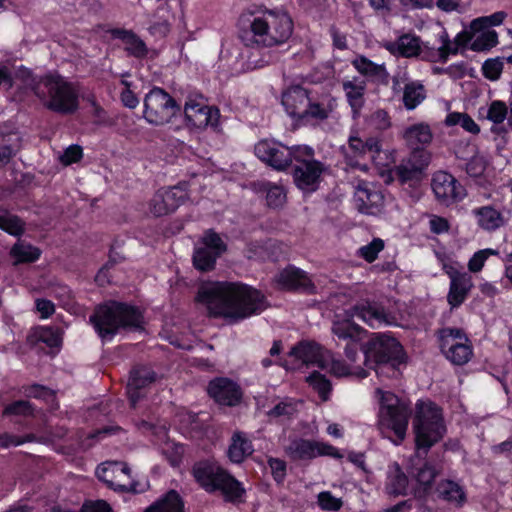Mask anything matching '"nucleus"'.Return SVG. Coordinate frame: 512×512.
Returning a JSON list of instances; mask_svg holds the SVG:
<instances>
[{
    "instance_id": "28",
    "label": "nucleus",
    "mask_w": 512,
    "mask_h": 512,
    "mask_svg": "<svg viewBox=\"0 0 512 512\" xmlns=\"http://www.w3.org/2000/svg\"><path fill=\"white\" fill-rule=\"evenodd\" d=\"M472 215L478 227L487 232L496 231L507 224V218L492 205L474 208Z\"/></svg>"
},
{
    "instance_id": "37",
    "label": "nucleus",
    "mask_w": 512,
    "mask_h": 512,
    "mask_svg": "<svg viewBox=\"0 0 512 512\" xmlns=\"http://www.w3.org/2000/svg\"><path fill=\"white\" fill-rule=\"evenodd\" d=\"M184 501L180 494L175 490H170L144 512H183Z\"/></svg>"
},
{
    "instance_id": "62",
    "label": "nucleus",
    "mask_w": 512,
    "mask_h": 512,
    "mask_svg": "<svg viewBox=\"0 0 512 512\" xmlns=\"http://www.w3.org/2000/svg\"><path fill=\"white\" fill-rule=\"evenodd\" d=\"M82 155L83 152L80 146L71 145L59 156V160L64 165H70L78 162L82 158Z\"/></svg>"
},
{
    "instance_id": "8",
    "label": "nucleus",
    "mask_w": 512,
    "mask_h": 512,
    "mask_svg": "<svg viewBox=\"0 0 512 512\" xmlns=\"http://www.w3.org/2000/svg\"><path fill=\"white\" fill-rule=\"evenodd\" d=\"M193 475L206 491L220 490L230 499L238 498L243 493L240 483L216 463L199 462L195 464Z\"/></svg>"
},
{
    "instance_id": "43",
    "label": "nucleus",
    "mask_w": 512,
    "mask_h": 512,
    "mask_svg": "<svg viewBox=\"0 0 512 512\" xmlns=\"http://www.w3.org/2000/svg\"><path fill=\"white\" fill-rule=\"evenodd\" d=\"M113 34L123 41L125 50L133 56L143 57L146 55L145 43L134 33L127 30H116Z\"/></svg>"
},
{
    "instance_id": "2",
    "label": "nucleus",
    "mask_w": 512,
    "mask_h": 512,
    "mask_svg": "<svg viewBox=\"0 0 512 512\" xmlns=\"http://www.w3.org/2000/svg\"><path fill=\"white\" fill-rule=\"evenodd\" d=\"M18 77L46 109L61 114H71L78 109L77 87L59 73L50 72L36 76L28 69H21Z\"/></svg>"
},
{
    "instance_id": "48",
    "label": "nucleus",
    "mask_w": 512,
    "mask_h": 512,
    "mask_svg": "<svg viewBox=\"0 0 512 512\" xmlns=\"http://www.w3.org/2000/svg\"><path fill=\"white\" fill-rule=\"evenodd\" d=\"M265 190L267 204L270 207L278 208L286 202V192L282 186L268 183Z\"/></svg>"
},
{
    "instance_id": "36",
    "label": "nucleus",
    "mask_w": 512,
    "mask_h": 512,
    "mask_svg": "<svg viewBox=\"0 0 512 512\" xmlns=\"http://www.w3.org/2000/svg\"><path fill=\"white\" fill-rule=\"evenodd\" d=\"M353 318L354 317L347 315L346 310L343 319H338L333 322V334L337 336L339 339L346 341L349 340V343L357 342L360 339L362 328L359 325L352 322Z\"/></svg>"
},
{
    "instance_id": "55",
    "label": "nucleus",
    "mask_w": 512,
    "mask_h": 512,
    "mask_svg": "<svg viewBox=\"0 0 512 512\" xmlns=\"http://www.w3.org/2000/svg\"><path fill=\"white\" fill-rule=\"evenodd\" d=\"M297 411V403L291 399H286L275 405L268 415L271 418L290 417Z\"/></svg>"
},
{
    "instance_id": "60",
    "label": "nucleus",
    "mask_w": 512,
    "mask_h": 512,
    "mask_svg": "<svg viewBox=\"0 0 512 512\" xmlns=\"http://www.w3.org/2000/svg\"><path fill=\"white\" fill-rule=\"evenodd\" d=\"M16 146L4 139L0 140V169L8 165L17 154Z\"/></svg>"
},
{
    "instance_id": "63",
    "label": "nucleus",
    "mask_w": 512,
    "mask_h": 512,
    "mask_svg": "<svg viewBox=\"0 0 512 512\" xmlns=\"http://www.w3.org/2000/svg\"><path fill=\"white\" fill-rule=\"evenodd\" d=\"M486 169V161L481 156L472 157L466 164V171L471 177L483 175Z\"/></svg>"
},
{
    "instance_id": "40",
    "label": "nucleus",
    "mask_w": 512,
    "mask_h": 512,
    "mask_svg": "<svg viewBox=\"0 0 512 512\" xmlns=\"http://www.w3.org/2000/svg\"><path fill=\"white\" fill-rule=\"evenodd\" d=\"M472 31V43L470 48L473 51H485L496 46L498 43V35L495 30L481 28Z\"/></svg>"
},
{
    "instance_id": "59",
    "label": "nucleus",
    "mask_w": 512,
    "mask_h": 512,
    "mask_svg": "<svg viewBox=\"0 0 512 512\" xmlns=\"http://www.w3.org/2000/svg\"><path fill=\"white\" fill-rule=\"evenodd\" d=\"M503 69V64L498 59H488L482 65L484 76L489 80H497Z\"/></svg>"
},
{
    "instance_id": "25",
    "label": "nucleus",
    "mask_w": 512,
    "mask_h": 512,
    "mask_svg": "<svg viewBox=\"0 0 512 512\" xmlns=\"http://www.w3.org/2000/svg\"><path fill=\"white\" fill-rule=\"evenodd\" d=\"M450 287L447 301L452 307L460 306L473 287L472 276L467 272H459L453 268L447 270Z\"/></svg>"
},
{
    "instance_id": "19",
    "label": "nucleus",
    "mask_w": 512,
    "mask_h": 512,
    "mask_svg": "<svg viewBox=\"0 0 512 512\" xmlns=\"http://www.w3.org/2000/svg\"><path fill=\"white\" fill-rule=\"evenodd\" d=\"M431 186L437 200L445 205L461 201L466 195L463 186L445 171L433 175Z\"/></svg>"
},
{
    "instance_id": "17",
    "label": "nucleus",
    "mask_w": 512,
    "mask_h": 512,
    "mask_svg": "<svg viewBox=\"0 0 512 512\" xmlns=\"http://www.w3.org/2000/svg\"><path fill=\"white\" fill-rule=\"evenodd\" d=\"M287 454L294 460L312 459L318 456H331L341 458L342 455L332 445L305 439L292 441L286 448Z\"/></svg>"
},
{
    "instance_id": "54",
    "label": "nucleus",
    "mask_w": 512,
    "mask_h": 512,
    "mask_svg": "<svg viewBox=\"0 0 512 512\" xmlns=\"http://www.w3.org/2000/svg\"><path fill=\"white\" fill-rule=\"evenodd\" d=\"M507 115L508 108L506 104L502 101L495 100L490 104L486 117L494 124H500L506 119Z\"/></svg>"
},
{
    "instance_id": "34",
    "label": "nucleus",
    "mask_w": 512,
    "mask_h": 512,
    "mask_svg": "<svg viewBox=\"0 0 512 512\" xmlns=\"http://www.w3.org/2000/svg\"><path fill=\"white\" fill-rule=\"evenodd\" d=\"M327 356V368L323 369L327 370L335 377L354 376L357 378H365L368 375L367 371L362 368L361 365H352L344 360L336 359L329 351Z\"/></svg>"
},
{
    "instance_id": "61",
    "label": "nucleus",
    "mask_w": 512,
    "mask_h": 512,
    "mask_svg": "<svg viewBox=\"0 0 512 512\" xmlns=\"http://www.w3.org/2000/svg\"><path fill=\"white\" fill-rule=\"evenodd\" d=\"M5 415H31L32 414V407L28 401L19 400L16 401L10 405H8L4 409Z\"/></svg>"
},
{
    "instance_id": "5",
    "label": "nucleus",
    "mask_w": 512,
    "mask_h": 512,
    "mask_svg": "<svg viewBox=\"0 0 512 512\" xmlns=\"http://www.w3.org/2000/svg\"><path fill=\"white\" fill-rule=\"evenodd\" d=\"M375 395L379 403L378 427L383 433L393 431L397 437L394 443L398 445L405 438L410 409L404 400L390 391L378 388Z\"/></svg>"
},
{
    "instance_id": "46",
    "label": "nucleus",
    "mask_w": 512,
    "mask_h": 512,
    "mask_svg": "<svg viewBox=\"0 0 512 512\" xmlns=\"http://www.w3.org/2000/svg\"><path fill=\"white\" fill-rule=\"evenodd\" d=\"M426 98L424 86L419 82L407 83L403 91V103L406 109L413 110Z\"/></svg>"
},
{
    "instance_id": "51",
    "label": "nucleus",
    "mask_w": 512,
    "mask_h": 512,
    "mask_svg": "<svg viewBox=\"0 0 512 512\" xmlns=\"http://www.w3.org/2000/svg\"><path fill=\"white\" fill-rule=\"evenodd\" d=\"M410 155L405 158L411 165L415 166L421 173L429 165L431 154L423 148H411Z\"/></svg>"
},
{
    "instance_id": "50",
    "label": "nucleus",
    "mask_w": 512,
    "mask_h": 512,
    "mask_svg": "<svg viewBox=\"0 0 512 512\" xmlns=\"http://www.w3.org/2000/svg\"><path fill=\"white\" fill-rule=\"evenodd\" d=\"M506 17V13L499 11L489 16L474 19L471 22V30H478L481 28L492 29L493 26L500 25Z\"/></svg>"
},
{
    "instance_id": "12",
    "label": "nucleus",
    "mask_w": 512,
    "mask_h": 512,
    "mask_svg": "<svg viewBox=\"0 0 512 512\" xmlns=\"http://www.w3.org/2000/svg\"><path fill=\"white\" fill-rule=\"evenodd\" d=\"M439 340L442 353L451 363L464 365L472 358V345L462 330L456 328L442 329Z\"/></svg>"
},
{
    "instance_id": "47",
    "label": "nucleus",
    "mask_w": 512,
    "mask_h": 512,
    "mask_svg": "<svg viewBox=\"0 0 512 512\" xmlns=\"http://www.w3.org/2000/svg\"><path fill=\"white\" fill-rule=\"evenodd\" d=\"M444 123L448 127L459 125L471 134L480 132L479 125L467 113L451 112L446 116Z\"/></svg>"
},
{
    "instance_id": "49",
    "label": "nucleus",
    "mask_w": 512,
    "mask_h": 512,
    "mask_svg": "<svg viewBox=\"0 0 512 512\" xmlns=\"http://www.w3.org/2000/svg\"><path fill=\"white\" fill-rule=\"evenodd\" d=\"M307 382L318 392L322 400L326 401L328 399V395L331 391V384L324 375L319 372H313L307 377Z\"/></svg>"
},
{
    "instance_id": "35",
    "label": "nucleus",
    "mask_w": 512,
    "mask_h": 512,
    "mask_svg": "<svg viewBox=\"0 0 512 512\" xmlns=\"http://www.w3.org/2000/svg\"><path fill=\"white\" fill-rule=\"evenodd\" d=\"M335 106L336 102L332 98H323L320 101H314L310 98L307 112L303 114L301 121L309 123L325 120L329 117Z\"/></svg>"
},
{
    "instance_id": "56",
    "label": "nucleus",
    "mask_w": 512,
    "mask_h": 512,
    "mask_svg": "<svg viewBox=\"0 0 512 512\" xmlns=\"http://www.w3.org/2000/svg\"><path fill=\"white\" fill-rule=\"evenodd\" d=\"M396 174L402 182L418 180L421 172L411 165L408 161L403 159L396 168Z\"/></svg>"
},
{
    "instance_id": "45",
    "label": "nucleus",
    "mask_w": 512,
    "mask_h": 512,
    "mask_svg": "<svg viewBox=\"0 0 512 512\" xmlns=\"http://www.w3.org/2000/svg\"><path fill=\"white\" fill-rule=\"evenodd\" d=\"M0 229L12 236L20 237L25 232V222L10 211L0 208Z\"/></svg>"
},
{
    "instance_id": "53",
    "label": "nucleus",
    "mask_w": 512,
    "mask_h": 512,
    "mask_svg": "<svg viewBox=\"0 0 512 512\" xmlns=\"http://www.w3.org/2000/svg\"><path fill=\"white\" fill-rule=\"evenodd\" d=\"M384 249V242L380 238L373 239L367 245L358 249V255L371 263L376 260L378 254Z\"/></svg>"
},
{
    "instance_id": "38",
    "label": "nucleus",
    "mask_w": 512,
    "mask_h": 512,
    "mask_svg": "<svg viewBox=\"0 0 512 512\" xmlns=\"http://www.w3.org/2000/svg\"><path fill=\"white\" fill-rule=\"evenodd\" d=\"M354 68L363 76L375 81H384L388 73L384 64H377L364 56L356 57L352 61Z\"/></svg>"
},
{
    "instance_id": "57",
    "label": "nucleus",
    "mask_w": 512,
    "mask_h": 512,
    "mask_svg": "<svg viewBox=\"0 0 512 512\" xmlns=\"http://www.w3.org/2000/svg\"><path fill=\"white\" fill-rule=\"evenodd\" d=\"M318 504L322 510L338 511L342 507V499L335 497L329 491H324L318 494Z\"/></svg>"
},
{
    "instance_id": "30",
    "label": "nucleus",
    "mask_w": 512,
    "mask_h": 512,
    "mask_svg": "<svg viewBox=\"0 0 512 512\" xmlns=\"http://www.w3.org/2000/svg\"><path fill=\"white\" fill-rule=\"evenodd\" d=\"M401 137L408 147L425 149L433 141V131L428 123L419 122L406 127Z\"/></svg>"
},
{
    "instance_id": "27",
    "label": "nucleus",
    "mask_w": 512,
    "mask_h": 512,
    "mask_svg": "<svg viewBox=\"0 0 512 512\" xmlns=\"http://www.w3.org/2000/svg\"><path fill=\"white\" fill-rule=\"evenodd\" d=\"M383 47L393 55L412 58L421 55L423 42L417 35L406 33L399 36L395 41L385 42Z\"/></svg>"
},
{
    "instance_id": "3",
    "label": "nucleus",
    "mask_w": 512,
    "mask_h": 512,
    "mask_svg": "<svg viewBox=\"0 0 512 512\" xmlns=\"http://www.w3.org/2000/svg\"><path fill=\"white\" fill-rule=\"evenodd\" d=\"M249 41L262 47L285 43L293 33V21L283 9H264L250 14Z\"/></svg>"
},
{
    "instance_id": "10",
    "label": "nucleus",
    "mask_w": 512,
    "mask_h": 512,
    "mask_svg": "<svg viewBox=\"0 0 512 512\" xmlns=\"http://www.w3.org/2000/svg\"><path fill=\"white\" fill-rule=\"evenodd\" d=\"M179 111L176 101L162 88H153L144 98L143 116L152 125L169 123Z\"/></svg>"
},
{
    "instance_id": "6",
    "label": "nucleus",
    "mask_w": 512,
    "mask_h": 512,
    "mask_svg": "<svg viewBox=\"0 0 512 512\" xmlns=\"http://www.w3.org/2000/svg\"><path fill=\"white\" fill-rule=\"evenodd\" d=\"M364 363L369 366L371 362L376 364V373L382 375L384 370H393L395 365L402 360L403 351L400 343L393 337L375 333L363 347Z\"/></svg>"
},
{
    "instance_id": "24",
    "label": "nucleus",
    "mask_w": 512,
    "mask_h": 512,
    "mask_svg": "<svg viewBox=\"0 0 512 512\" xmlns=\"http://www.w3.org/2000/svg\"><path fill=\"white\" fill-rule=\"evenodd\" d=\"M209 395L219 404L234 406L239 403L242 392L240 387L228 378H216L209 383Z\"/></svg>"
},
{
    "instance_id": "33",
    "label": "nucleus",
    "mask_w": 512,
    "mask_h": 512,
    "mask_svg": "<svg viewBox=\"0 0 512 512\" xmlns=\"http://www.w3.org/2000/svg\"><path fill=\"white\" fill-rule=\"evenodd\" d=\"M366 86V81L358 77H353L342 83V88L354 115H357L364 106Z\"/></svg>"
},
{
    "instance_id": "4",
    "label": "nucleus",
    "mask_w": 512,
    "mask_h": 512,
    "mask_svg": "<svg viewBox=\"0 0 512 512\" xmlns=\"http://www.w3.org/2000/svg\"><path fill=\"white\" fill-rule=\"evenodd\" d=\"M90 322L102 340L108 341L122 327H140L142 315L135 307L109 302L95 310L94 314L90 316Z\"/></svg>"
},
{
    "instance_id": "26",
    "label": "nucleus",
    "mask_w": 512,
    "mask_h": 512,
    "mask_svg": "<svg viewBox=\"0 0 512 512\" xmlns=\"http://www.w3.org/2000/svg\"><path fill=\"white\" fill-rule=\"evenodd\" d=\"M309 95L301 86L288 88L282 95V105L289 116L301 121L303 114L307 112Z\"/></svg>"
},
{
    "instance_id": "31",
    "label": "nucleus",
    "mask_w": 512,
    "mask_h": 512,
    "mask_svg": "<svg viewBox=\"0 0 512 512\" xmlns=\"http://www.w3.org/2000/svg\"><path fill=\"white\" fill-rule=\"evenodd\" d=\"M155 373L147 367L135 368L131 371L127 384V393L132 406L141 397V390L155 381Z\"/></svg>"
},
{
    "instance_id": "7",
    "label": "nucleus",
    "mask_w": 512,
    "mask_h": 512,
    "mask_svg": "<svg viewBox=\"0 0 512 512\" xmlns=\"http://www.w3.org/2000/svg\"><path fill=\"white\" fill-rule=\"evenodd\" d=\"M413 427L417 447L430 448L445 432L441 410L430 401L418 402Z\"/></svg>"
},
{
    "instance_id": "41",
    "label": "nucleus",
    "mask_w": 512,
    "mask_h": 512,
    "mask_svg": "<svg viewBox=\"0 0 512 512\" xmlns=\"http://www.w3.org/2000/svg\"><path fill=\"white\" fill-rule=\"evenodd\" d=\"M410 474L418 483V485L422 487L424 491H426L427 489L431 488L438 474V471L431 463L424 462L419 465L411 466Z\"/></svg>"
},
{
    "instance_id": "39",
    "label": "nucleus",
    "mask_w": 512,
    "mask_h": 512,
    "mask_svg": "<svg viewBox=\"0 0 512 512\" xmlns=\"http://www.w3.org/2000/svg\"><path fill=\"white\" fill-rule=\"evenodd\" d=\"M253 452L251 441L240 432L234 433L228 449V457L234 463L242 462Z\"/></svg>"
},
{
    "instance_id": "32",
    "label": "nucleus",
    "mask_w": 512,
    "mask_h": 512,
    "mask_svg": "<svg viewBox=\"0 0 512 512\" xmlns=\"http://www.w3.org/2000/svg\"><path fill=\"white\" fill-rule=\"evenodd\" d=\"M409 487V480L400 465L396 462L387 467L385 491L388 495H405Z\"/></svg>"
},
{
    "instance_id": "20",
    "label": "nucleus",
    "mask_w": 512,
    "mask_h": 512,
    "mask_svg": "<svg viewBox=\"0 0 512 512\" xmlns=\"http://www.w3.org/2000/svg\"><path fill=\"white\" fill-rule=\"evenodd\" d=\"M187 196L185 185L159 190L151 199L150 212L156 217L167 215L184 203Z\"/></svg>"
},
{
    "instance_id": "9",
    "label": "nucleus",
    "mask_w": 512,
    "mask_h": 512,
    "mask_svg": "<svg viewBox=\"0 0 512 512\" xmlns=\"http://www.w3.org/2000/svg\"><path fill=\"white\" fill-rule=\"evenodd\" d=\"M255 155L263 162L277 170L287 168L292 159H299L300 154L312 155V148L309 146L287 147L275 140H261L255 145Z\"/></svg>"
},
{
    "instance_id": "64",
    "label": "nucleus",
    "mask_w": 512,
    "mask_h": 512,
    "mask_svg": "<svg viewBox=\"0 0 512 512\" xmlns=\"http://www.w3.org/2000/svg\"><path fill=\"white\" fill-rule=\"evenodd\" d=\"M371 124L378 130H386L391 126L388 113L384 110H377L371 115Z\"/></svg>"
},
{
    "instance_id": "16",
    "label": "nucleus",
    "mask_w": 512,
    "mask_h": 512,
    "mask_svg": "<svg viewBox=\"0 0 512 512\" xmlns=\"http://www.w3.org/2000/svg\"><path fill=\"white\" fill-rule=\"evenodd\" d=\"M96 475L108 487L119 491L134 490L131 471L125 463L108 461L97 467Z\"/></svg>"
},
{
    "instance_id": "42",
    "label": "nucleus",
    "mask_w": 512,
    "mask_h": 512,
    "mask_svg": "<svg viewBox=\"0 0 512 512\" xmlns=\"http://www.w3.org/2000/svg\"><path fill=\"white\" fill-rule=\"evenodd\" d=\"M10 255L14 258V263H31L39 259L41 250L24 241H18L13 245Z\"/></svg>"
},
{
    "instance_id": "15",
    "label": "nucleus",
    "mask_w": 512,
    "mask_h": 512,
    "mask_svg": "<svg viewBox=\"0 0 512 512\" xmlns=\"http://www.w3.org/2000/svg\"><path fill=\"white\" fill-rule=\"evenodd\" d=\"M226 250V245L218 234L206 231L194 250V266L201 271L212 270L216 260Z\"/></svg>"
},
{
    "instance_id": "52",
    "label": "nucleus",
    "mask_w": 512,
    "mask_h": 512,
    "mask_svg": "<svg viewBox=\"0 0 512 512\" xmlns=\"http://www.w3.org/2000/svg\"><path fill=\"white\" fill-rule=\"evenodd\" d=\"M498 251L491 248L479 250L473 254L468 262V269L472 273H477L482 270L486 260L493 255H497Z\"/></svg>"
},
{
    "instance_id": "21",
    "label": "nucleus",
    "mask_w": 512,
    "mask_h": 512,
    "mask_svg": "<svg viewBox=\"0 0 512 512\" xmlns=\"http://www.w3.org/2000/svg\"><path fill=\"white\" fill-rule=\"evenodd\" d=\"M187 196L185 185L159 190L151 199L150 212L156 217L167 215L184 203Z\"/></svg>"
},
{
    "instance_id": "23",
    "label": "nucleus",
    "mask_w": 512,
    "mask_h": 512,
    "mask_svg": "<svg viewBox=\"0 0 512 512\" xmlns=\"http://www.w3.org/2000/svg\"><path fill=\"white\" fill-rule=\"evenodd\" d=\"M383 195L370 183L362 181L355 188L354 203L356 208L365 214L374 215L383 205Z\"/></svg>"
},
{
    "instance_id": "18",
    "label": "nucleus",
    "mask_w": 512,
    "mask_h": 512,
    "mask_svg": "<svg viewBox=\"0 0 512 512\" xmlns=\"http://www.w3.org/2000/svg\"><path fill=\"white\" fill-rule=\"evenodd\" d=\"M347 315L357 317L371 328L395 325L397 320L376 302H362L347 310Z\"/></svg>"
},
{
    "instance_id": "1",
    "label": "nucleus",
    "mask_w": 512,
    "mask_h": 512,
    "mask_svg": "<svg viewBox=\"0 0 512 512\" xmlns=\"http://www.w3.org/2000/svg\"><path fill=\"white\" fill-rule=\"evenodd\" d=\"M195 301L210 315L234 322L260 314L267 308L265 296L260 291L239 282L203 283Z\"/></svg>"
},
{
    "instance_id": "58",
    "label": "nucleus",
    "mask_w": 512,
    "mask_h": 512,
    "mask_svg": "<svg viewBox=\"0 0 512 512\" xmlns=\"http://www.w3.org/2000/svg\"><path fill=\"white\" fill-rule=\"evenodd\" d=\"M38 340L53 348L61 345L62 338L59 330L45 327L39 330Z\"/></svg>"
},
{
    "instance_id": "29",
    "label": "nucleus",
    "mask_w": 512,
    "mask_h": 512,
    "mask_svg": "<svg viewBox=\"0 0 512 512\" xmlns=\"http://www.w3.org/2000/svg\"><path fill=\"white\" fill-rule=\"evenodd\" d=\"M276 283L282 288L287 290L303 289L311 291L313 285L307 274L293 266H289L280 271L276 278Z\"/></svg>"
},
{
    "instance_id": "14",
    "label": "nucleus",
    "mask_w": 512,
    "mask_h": 512,
    "mask_svg": "<svg viewBox=\"0 0 512 512\" xmlns=\"http://www.w3.org/2000/svg\"><path fill=\"white\" fill-rule=\"evenodd\" d=\"M184 116L187 124L196 129L217 128L220 113L215 107L208 106L201 96H189L184 104Z\"/></svg>"
},
{
    "instance_id": "44",
    "label": "nucleus",
    "mask_w": 512,
    "mask_h": 512,
    "mask_svg": "<svg viewBox=\"0 0 512 512\" xmlns=\"http://www.w3.org/2000/svg\"><path fill=\"white\" fill-rule=\"evenodd\" d=\"M437 492L442 499L455 503L457 506L466 500L463 487L454 481L446 480L440 482Z\"/></svg>"
},
{
    "instance_id": "13",
    "label": "nucleus",
    "mask_w": 512,
    "mask_h": 512,
    "mask_svg": "<svg viewBox=\"0 0 512 512\" xmlns=\"http://www.w3.org/2000/svg\"><path fill=\"white\" fill-rule=\"evenodd\" d=\"M327 353L328 351L316 342L301 341L290 350L285 366L291 369H300L310 365L327 368Z\"/></svg>"
},
{
    "instance_id": "22",
    "label": "nucleus",
    "mask_w": 512,
    "mask_h": 512,
    "mask_svg": "<svg viewBox=\"0 0 512 512\" xmlns=\"http://www.w3.org/2000/svg\"><path fill=\"white\" fill-rule=\"evenodd\" d=\"M299 159H295L298 164L294 169V181L296 185L304 191H314L317 188L323 166L319 161L311 156L299 153Z\"/></svg>"
},
{
    "instance_id": "11",
    "label": "nucleus",
    "mask_w": 512,
    "mask_h": 512,
    "mask_svg": "<svg viewBox=\"0 0 512 512\" xmlns=\"http://www.w3.org/2000/svg\"><path fill=\"white\" fill-rule=\"evenodd\" d=\"M347 163L352 167L366 171L367 166L360 164L356 159L369 155L375 165L385 167L389 165V157L381 148V143L377 138L370 137L363 141L357 136L351 135L348 139V145L344 148Z\"/></svg>"
}]
</instances>
